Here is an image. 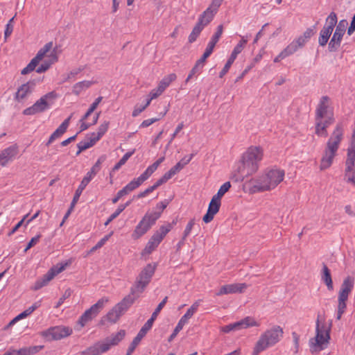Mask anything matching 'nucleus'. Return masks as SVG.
Listing matches in <instances>:
<instances>
[{"instance_id": "1", "label": "nucleus", "mask_w": 355, "mask_h": 355, "mask_svg": "<svg viewBox=\"0 0 355 355\" xmlns=\"http://www.w3.org/2000/svg\"><path fill=\"white\" fill-rule=\"evenodd\" d=\"M263 156V149L260 146H252L243 154L241 164L238 167V179L243 181L255 173Z\"/></svg>"}, {"instance_id": "2", "label": "nucleus", "mask_w": 355, "mask_h": 355, "mask_svg": "<svg viewBox=\"0 0 355 355\" xmlns=\"http://www.w3.org/2000/svg\"><path fill=\"white\" fill-rule=\"evenodd\" d=\"M315 134L327 137V128L334 122V111L330 107V98L327 96L321 97L315 110Z\"/></svg>"}, {"instance_id": "3", "label": "nucleus", "mask_w": 355, "mask_h": 355, "mask_svg": "<svg viewBox=\"0 0 355 355\" xmlns=\"http://www.w3.org/2000/svg\"><path fill=\"white\" fill-rule=\"evenodd\" d=\"M343 139V127L342 124L338 123L336 125L327 142L325 149L320 160V168L321 171L325 170L331 166Z\"/></svg>"}, {"instance_id": "4", "label": "nucleus", "mask_w": 355, "mask_h": 355, "mask_svg": "<svg viewBox=\"0 0 355 355\" xmlns=\"http://www.w3.org/2000/svg\"><path fill=\"white\" fill-rule=\"evenodd\" d=\"M284 178V171L280 169H271L258 178L250 180L253 192H263L275 189Z\"/></svg>"}, {"instance_id": "5", "label": "nucleus", "mask_w": 355, "mask_h": 355, "mask_svg": "<svg viewBox=\"0 0 355 355\" xmlns=\"http://www.w3.org/2000/svg\"><path fill=\"white\" fill-rule=\"evenodd\" d=\"M284 336V330L279 325H273L266 329L259 336L252 350V355H259L261 352L278 343Z\"/></svg>"}, {"instance_id": "6", "label": "nucleus", "mask_w": 355, "mask_h": 355, "mask_svg": "<svg viewBox=\"0 0 355 355\" xmlns=\"http://www.w3.org/2000/svg\"><path fill=\"white\" fill-rule=\"evenodd\" d=\"M156 266L151 263L147 264L141 271L134 286L131 288V294L135 295L137 293H142L145 288L150 283L152 277L155 271Z\"/></svg>"}, {"instance_id": "7", "label": "nucleus", "mask_w": 355, "mask_h": 355, "mask_svg": "<svg viewBox=\"0 0 355 355\" xmlns=\"http://www.w3.org/2000/svg\"><path fill=\"white\" fill-rule=\"evenodd\" d=\"M316 335L309 341L310 350L312 353L321 351L324 349L322 345L327 343L330 339L329 331L324 324L320 325L319 320L316 322Z\"/></svg>"}, {"instance_id": "8", "label": "nucleus", "mask_w": 355, "mask_h": 355, "mask_svg": "<svg viewBox=\"0 0 355 355\" xmlns=\"http://www.w3.org/2000/svg\"><path fill=\"white\" fill-rule=\"evenodd\" d=\"M56 98L57 94L55 92H50L42 96L32 106L25 109L23 114L24 115H33L43 112L50 108Z\"/></svg>"}, {"instance_id": "9", "label": "nucleus", "mask_w": 355, "mask_h": 355, "mask_svg": "<svg viewBox=\"0 0 355 355\" xmlns=\"http://www.w3.org/2000/svg\"><path fill=\"white\" fill-rule=\"evenodd\" d=\"M159 218V212H146L136 226L132 234V237L134 239H138L144 235L151 228V227L155 224L156 220Z\"/></svg>"}, {"instance_id": "10", "label": "nucleus", "mask_w": 355, "mask_h": 355, "mask_svg": "<svg viewBox=\"0 0 355 355\" xmlns=\"http://www.w3.org/2000/svg\"><path fill=\"white\" fill-rule=\"evenodd\" d=\"M107 297H102L98 302L86 310L80 317L78 323L83 327L89 322L95 318L98 314L103 310L105 304L108 302Z\"/></svg>"}, {"instance_id": "11", "label": "nucleus", "mask_w": 355, "mask_h": 355, "mask_svg": "<svg viewBox=\"0 0 355 355\" xmlns=\"http://www.w3.org/2000/svg\"><path fill=\"white\" fill-rule=\"evenodd\" d=\"M105 159V156L100 157L95 164L92 167L89 171H88L86 175L82 180L80 185L76 189L75 194L73 196V202H77L79 200V198L83 192V191L85 189L87 184L89 183L91 180L96 175V174L101 169V164Z\"/></svg>"}, {"instance_id": "12", "label": "nucleus", "mask_w": 355, "mask_h": 355, "mask_svg": "<svg viewBox=\"0 0 355 355\" xmlns=\"http://www.w3.org/2000/svg\"><path fill=\"white\" fill-rule=\"evenodd\" d=\"M337 23V15L334 12H331L326 19V24L320 31L318 42L320 46L327 44L333 30Z\"/></svg>"}, {"instance_id": "13", "label": "nucleus", "mask_w": 355, "mask_h": 355, "mask_svg": "<svg viewBox=\"0 0 355 355\" xmlns=\"http://www.w3.org/2000/svg\"><path fill=\"white\" fill-rule=\"evenodd\" d=\"M53 49V42L46 43L42 49L39 50L36 55L31 60L28 65L24 68L21 73L26 75L35 70L40 62L46 56V53Z\"/></svg>"}, {"instance_id": "14", "label": "nucleus", "mask_w": 355, "mask_h": 355, "mask_svg": "<svg viewBox=\"0 0 355 355\" xmlns=\"http://www.w3.org/2000/svg\"><path fill=\"white\" fill-rule=\"evenodd\" d=\"M347 25V21L346 20H341L336 26L333 37L329 43V51H335L340 46L343 36L346 31Z\"/></svg>"}, {"instance_id": "15", "label": "nucleus", "mask_w": 355, "mask_h": 355, "mask_svg": "<svg viewBox=\"0 0 355 355\" xmlns=\"http://www.w3.org/2000/svg\"><path fill=\"white\" fill-rule=\"evenodd\" d=\"M72 329L67 327H54L42 331V336L49 340H60L70 336Z\"/></svg>"}, {"instance_id": "16", "label": "nucleus", "mask_w": 355, "mask_h": 355, "mask_svg": "<svg viewBox=\"0 0 355 355\" xmlns=\"http://www.w3.org/2000/svg\"><path fill=\"white\" fill-rule=\"evenodd\" d=\"M67 266L65 264H57L55 266L51 268L43 277L42 279H38L35 284L34 288L35 290H38L43 286H46L51 280H52L54 277L61 272H62Z\"/></svg>"}, {"instance_id": "17", "label": "nucleus", "mask_w": 355, "mask_h": 355, "mask_svg": "<svg viewBox=\"0 0 355 355\" xmlns=\"http://www.w3.org/2000/svg\"><path fill=\"white\" fill-rule=\"evenodd\" d=\"M67 266L65 264H57L55 266L51 268L43 277L42 279H38L35 284L34 288L35 290H38L43 286H46L51 280H52L54 277L61 272H62Z\"/></svg>"}, {"instance_id": "18", "label": "nucleus", "mask_w": 355, "mask_h": 355, "mask_svg": "<svg viewBox=\"0 0 355 355\" xmlns=\"http://www.w3.org/2000/svg\"><path fill=\"white\" fill-rule=\"evenodd\" d=\"M36 83L35 80H29L21 85L15 94V99L21 102L26 98L34 90Z\"/></svg>"}, {"instance_id": "19", "label": "nucleus", "mask_w": 355, "mask_h": 355, "mask_svg": "<svg viewBox=\"0 0 355 355\" xmlns=\"http://www.w3.org/2000/svg\"><path fill=\"white\" fill-rule=\"evenodd\" d=\"M248 287L245 283L231 284L223 286L216 295H227L231 293H242Z\"/></svg>"}, {"instance_id": "20", "label": "nucleus", "mask_w": 355, "mask_h": 355, "mask_svg": "<svg viewBox=\"0 0 355 355\" xmlns=\"http://www.w3.org/2000/svg\"><path fill=\"white\" fill-rule=\"evenodd\" d=\"M221 205V200L212 197L208 207L206 214L203 216L202 220L205 223H210L214 216L218 212Z\"/></svg>"}, {"instance_id": "21", "label": "nucleus", "mask_w": 355, "mask_h": 355, "mask_svg": "<svg viewBox=\"0 0 355 355\" xmlns=\"http://www.w3.org/2000/svg\"><path fill=\"white\" fill-rule=\"evenodd\" d=\"M153 326L149 324L148 322H146L144 326L141 327V329L139 330L137 335L135 337L132 343H130L126 355H131L133 352L135 351L137 346L139 344L141 339L146 336L147 332L152 328Z\"/></svg>"}, {"instance_id": "22", "label": "nucleus", "mask_w": 355, "mask_h": 355, "mask_svg": "<svg viewBox=\"0 0 355 355\" xmlns=\"http://www.w3.org/2000/svg\"><path fill=\"white\" fill-rule=\"evenodd\" d=\"M73 116L71 114L67 119H66L60 126L51 134L48 141L46 143V146H49L51 144H52L55 139L62 137L63 134L67 131L71 119Z\"/></svg>"}, {"instance_id": "23", "label": "nucleus", "mask_w": 355, "mask_h": 355, "mask_svg": "<svg viewBox=\"0 0 355 355\" xmlns=\"http://www.w3.org/2000/svg\"><path fill=\"white\" fill-rule=\"evenodd\" d=\"M17 153L18 148L16 145H12L5 148L0 153V164L2 166H5Z\"/></svg>"}, {"instance_id": "24", "label": "nucleus", "mask_w": 355, "mask_h": 355, "mask_svg": "<svg viewBox=\"0 0 355 355\" xmlns=\"http://www.w3.org/2000/svg\"><path fill=\"white\" fill-rule=\"evenodd\" d=\"M122 315L119 311L114 306L103 317L101 318L98 322V326H106L108 324H114L117 322L119 318Z\"/></svg>"}, {"instance_id": "25", "label": "nucleus", "mask_w": 355, "mask_h": 355, "mask_svg": "<svg viewBox=\"0 0 355 355\" xmlns=\"http://www.w3.org/2000/svg\"><path fill=\"white\" fill-rule=\"evenodd\" d=\"M354 279L352 277L348 276L341 284V288L338 293V297L348 299L349 294L353 289Z\"/></svg>"}, {"instance_id": "26", "label": "nucleus", "mask_w": 355, "mask_h": 355, "mask_svg": "<svg viewBox=\"0 0 355 355\" xmlns=\"http://www.w3.org/2000/svg\"><path fill=\"white\" fill-rule=\"evenodd\" d=\"M48 57L49 58V60L44 61L38 68L36 69L37 73H42L46 71L52 64L58 60L57 46L52 49Z\"/></svg>"}, {"instance_id": "27", "label": "nucleus", "mask_w": 355, "mask_h": 355, "mask_svg": "<svg viewBox=\"0 0 355 355\" xmlns=\"http://www.w3.org/2000/svg\"><path fill=\"white\" fill-rule=\"evenodd\" d=\"M125 336V330L121 329L116 334H113L110 336L106 338L102 344L107 345L109 350L112 346L117 345L124 338Z\"/></svg>"}, {"instance_id": "28", "label": "nucleus", "mask_w": 355, "mask_h": 355, "mask_svg": "<svg viewBox=\"0 0 355 355\" xmlns=\"http://www.w3.org/2000/svg\"><path fill=\"white\" fill-rule=\"evenodd\" d=\"M134 295H132L130 293L114 306V307L119 311L121 315H123L135 302L137 297H135Z\"/></svg>"}, {"instance_id": "29", "label": "nucleus", "mask_w": 355, "mask_h": 355, "mask_svg": "<svg viewBox=\"0 0 355 355\" xmlns=\"http://www.w3.org/2000/svg\"><path fill=\"white\" fill-rule=\"evenodd\" d=\"M108 351L107 345H103L102 343H98L81 352V355H101Z\"/></svg>"}, {"instance_id": "30", "label": "nucleus", "mask_w": 355, "mask_h": 355, "mask_svg": "<svg viewBox=\"0 0 355 355\" xmlns=\"http://www.w3.org/2000/svg\"><path fill=\"white\" fill-rule=\"evenodd\" d=\"M215 14L216 13L211 11V8H207L202 14L200 15L197 23L204 28L212 21Z\"/></svg>"}, {"instance_id": "31", "label": "nucleus", "mask_w": 355, "mask_h": 355, "mask_svg": "<svg viewBox=\"0 0 355 355\" xmlns=\"http://www.w3.org/2000/svg\"><path fill=\"white\" fill-rule=\"evenodd\" d=\"M96 142L97 141L90 134L87 135L83 141H80L77 144L78 150L76 152V155H80L83 151L92 147Z\"/></svg>"}, {"instance_id": "32", "label": "nucleus", "mask_w": 355, "mask_h": 355, "mask_svg": "<svg viewBox=\"0 0 355 355\" xmlns=\"http://www.w3.org/2000/svg\"><path fill=\"white\" fill-rule=\"evenodd\" d=\"M321 279L323 281V282L326 284L327 288L329 291H332L334 289L331 272L325 263L322 264Z\"/></svg>"}, {"instance_id": "33", "label": "nucleus", "mask_w": 355, "mask_h": 355, "mask_svg": "<svg viewBox=\"0 0 355 355\" xmlns=\"http://www.w3.org/2000/svg\"><path fill=\"white\" fill-rule=\"evenodd\" d=\"M345 176L355 169V152L347 151V157L345 162Z\"/></svg>"}, {"instance_id": "34", "label": "nucleus", "mask_w": 355, "mask_h": 355, "mask_svg": "<svg viewBox=\"0 0 355 355\" xmlns=\"http://www.w3.org/2000/svg\"><path fill=\"white\" fill-rule=\"evenodd\" d=\"M44 345H35L28 347H23L17 350L19 355H33L44 349Z\"/></svg>"}, {"instance_id": "35", "label": "nucleus", "mask_w": 355, "mask_h": 355, "mask_svg": "<svg viewBox=\"0 0 355 355\" xmlns=\"http://www.w3.org/2000/svg\"><path fill=\"white\" fill-rule=\"evenodd\" d=\"M177 78V76L175 73H170L166 76H164L162 80L158 84V87L160 88L162 92H164V90L170 85V84L175 81Z\"/></svg>"}, {"instance_id": "36", "label": "nucleus", "mask_w": 355, "mask_h": 355, "mask_svg": "<svg viewBox=\"0 0 355 355\" xmlns=\"http://www.w3.org/2000/svg\"><path fill=\"white\" fill-rule=\"evenodd\" d=\"M173 228V224H166L165 225H162L158 230H157L153 235L158 239L161 242L166 236V235Z\"/></svg>"}, {"instance_id": "37", "label": "nucleus", "mask_w": 355, "mask_h": 355, "mask_svg": "<svg viewBox=\"0 0 355 355\" xmlns=\"http://www.w3.org/2000/svg\"><path fill=\"white\" fill-rule=\"evenodd\" d=\"M161 241L153 235L147 243L144 251L145 254H150L159 245Z\"/></svg>"}, {"instance_id": "38", "label": "nucleus", "mask_w": 355, "mask_h": 355, "mask_svg": "<svg viewBox=\"0 0 355 355\" xmlns=\"http://www.w3.org/2000/svg\"><path fill=\"white\" fill-rule=\"evenodd\" d=\"M92 85L91 81L84 80L78 82L73 85V93L79 95L84 89L89 88Z\"/></svg>"}, {"instance_id": "39", "label": "nucleus", "mask_w": 355, "mask_h": 355, "mask_svg": "<svg viewBox=\"0 0 355 355\" xmlns=\"http://www.w3.org/2000/svg\"><path fill=\"white\" fill-rule=\"evenodd\" d=\"M199 306V303L196 302L193 303L191 307L187 311L184 315L180 318L184 323H187L188 320L193 315V314L197 311Z\"/></svg>"}, {"instance_id": "40", "label": "nucleus", "mask_w": 355, "mask_h": 355, "mask_svg": "<svg viewBox=\"0 0 355 355\" xmlns=\"http://www.w3.org/2000/svg\"><path fill=\"white\" fill-rule=\"evenodd\" d=\"M108 127L109 122L105 121L98 127V132L96 133L92 132L90 134V135L92 136L96 141H98L107 131Z\"/></svg>"}, {"instance_id": "41", "label": "nucleus", "mask_w": 355, "mask_h": 355, "mask_svg": "<svg viewBox=\"0 0 355 355\" xmlns=\"http://www.w3.org/2000/svg\"><path fill=\"white\" fill-rule=\"evenodd\" d=\"M40 306V302H35L31 306L21 312L20 314H19L15 319L12 320V322L19 320L20 319L24 318L27 317L28 315H31L35 309H37Z\"/></svg>"}, {"instance_id": "42", "label": "nucleus", "mask_w": 355, "mask_h": 355, "mask_svg": "<svg viewBox=\"0 0 355 355\" xmlns=\"http://www.w3.org/2000/svg\"><path fill=\"white\" fill-rule=\"evenodd\" d=\"M300 48L296 45V42H293V41L288 44L281 53V57H288L295 52H296Z\"/></svg>"}, {"instance_id": "43", "label": "nucleus", "mask_w": 355, "mask_h": 355, "mask_svg": "<svg viewBox=\"0 0 355 355\" xmlns=\"http://www.w3.org/2000/svg\"><path fill=\"white\" fill-rule=\"evenodd\" d=\"M300 48L296 45V42H293V41L288 44L281 53V57H288L295 52H296Z\"/></svg>"}, {"instance_id": "44", "label": "nucleus", "mask_w": 355, "mask_h": 355, "mask_svg": "<svg viewBox=\"0 0 355 355\" xmlns=\"http://www.w3.org/2000/svg\"><path fill=\"white\" fill-rule=\"evenodd\" d=\"M300 48L296 45V42H293V41L288 44L281 53V57H288L295 52H296Z\"/></svg>"}, {"instance_id": "45", "label": "nucleus", "mask_w": 355, "mask_h": 355, "mask_svg": "<svg viewBox=\"0 0 355 355\" xmlns=\"http://www.w3.org/2000/svg\"><path fill=\"white\" fill-rule=\"evenodd\" d=\"M146 180L144 178L140 175L137 178L133 179L132 181H130L126 186V189L130 191H132L137 188H138L140 185L142 184L143 182H144Z\"/></svg>"}, {"instance_id": "46", "label": "nucleus", "mask_w": 355, "mask_h": 355, "mask_svg": "<svg viewBox=\"0 0 355 355\" xmlns=\"http://www.w3.org/2000/svg\"><path fill=\"white\" fill-rule=\"evenodd\" d=\"M203 65L202 63L198 62V61H196L194 67L191 69L190 71L187 78L185 80V83H187L195 75H198L200 73L201 70L203 67Z\"/></svg>"}, {"instance_id": "47", "label": "nucleus", "mask_w": 355, "mask_h": 355, "mask_svg": "<svg viewBox=\"0 0 355 355\" xmlns=\"http://www.w3.org/2000/svg\"><path fill=\"white\" fill-rule=\"evenodd\" d=\"M203 30V28L200 26L198 23L193 27L191 33H190L188 40L189 43L194 42L198 37L200 35L201 31Z\"/></svg>"}, {"instance_id": "48", "label": "nucleus", "mask_w": 355, "mask_h": 355, "mask_svg": "<svg viewBox=\"0 0 355 355\" xmlns=\"http://www.w3.org/2000/svg\"><path fill=\"white\" fill-rule=\"evenodd\" d=\"M347 299L338 297V311H337V320H340L343 314L345 313L347 304L346 301Z\"/></svg>"}, {"instance_id": "49", "label": "nucleus", "mask_w": 355, "mask_h": 355, "mask_svg": "<svg viewBox=\"0 0 355 355\" xmlns=\"http://www.w3.org/2000/svg\"><path fill=\"white\" fill-rule=\"evenodd\" d=\"M103 99L102 96L98 97L94 103L90 105L88 110L86 112V113L83 116L82 120H86L91 114L96 109L98 104L101 102Z\"/></svg>"}, {"instance_id": "50", "label": "nucleus", "mask_w": 355, "mask_h": 355, "mask_svg": "<svg viewBox=\"0 0 355 355\" xmlns=\"http://www.w3.org/2000/svg\"><path fill=\"white\" fill-rule=\"evenodd\" d=\"M231 187V183L230 182H225L223 185L219 188L217 193L214 195L213 197L216 198L217 200H220L221 198L225 195L226 192L229 191Z\"/></svg>"}, {"instance_id": "51", "label": "nucleus", "mask_w": 355, "mask_h": 355, "mask_svg": "<svg viewBox=\"0 0 355 355\" xmlns=\"http://www.w3.org/2000/svg\"><path fill=\"white\" fill-rule=\"evenodd\" d=\"M223 31V25H219L217 27V31L215 33V34L212 36L211 40L209 41V44L211 45L212 44L213 46L215 47V45L218 42L220 37H221Z\"/></svg>"}, {"instance_id": "52", "label": "nucleus", "mask_w": 355, "mask_h": 355, "mask_svg": "<svg viewBox=\"0 0 355 355\" xmlns=\"http://www.w3.org/2000/svg\"><path fill=\"white\" fill-rule=\"evenodd\" d=\"M243 329L250 327H259V324L252 317H246L241 320Z\"/></svg>"}, {"instance_id": "53", "label": "nucleus", "mask_w": 355, "mask_h": 355, "mask_svg": "<svg viewBox=\"0 0 355 355\" xmlns=\"http://www.w3.org/2000/svg\"><path fill=\"white\" fill-rule=\"evenodd\" d=\"M214 49V46H212V44L211 45L210 44H208L203 55H202V57L198 60L197 61H198V62L200 63H202V64H205L207 58L208 57L210 56V55L213 52V50Z\"/></svg>"}, {"instance_id": "54", "label": "nucleus", "mask_w": 355, "mask_h": 355, "mask_svg": "<svg viewBox=\"0 0 355 355\" xmlns=\"http://www.w3.org/2000/svg\"><path fill=\"white\" fill-rule=\"evenodd\" d=\"M158 166L154 162L153 164L149 166L146 170L141 175L145 180H147L151 175L157 170Z\"/></svg>"}, {"instance_id": "55", "label": "nucleus", "mask_w": 355, "mask_h": 355, "mask_svg": "<svg viewBox=\"0 0 355 355\" xmlns=\"http://www.w3.org/2000/svg\"><path fill=\"white\" fill-rule=\"evenodd\" d=\"M186 324L182 320H180L175 328L173 330V332L168 338V341H172L177 336V334L182 329L183 327Z\"/></svg>"}, {"instance_id": "56", "label": "nucleus", "mask_w": 355, "mask_h": 355, "mask_svg": "<svg viewBox=\"0 0 355 355\" xmlns=\"http://www.w3.org/2000/svg\"><path fill=\"white\" fill-rule=\"evenodd\" d=\"M235 59L232 58L231 56L228 58L226 64H225L223 69L221 70V71L219 73V77L223 78L229 71L230 68L231 67L232 64L234 62Z\"/></svg>"}, {"instance_id": "57", "label": "nucleus", "mask_w": 355, "mask_h": 355, "mask_svg": "<svg viewBox=\"0 0 355 355\" xmlns=\"http://www.w3.org/2000/svg\"><path fill=\"white\" fill-rule=\"evenodd\" d=\"M124 210V207L122 206H119L116 211L112 214L107 220L105 221L104 225L105 226L108 225L114 219H115Z\"/></svg>"}, {"instance_id": "58", "label": "nucleus", "mask_w": 355, "mask_h": 355, "mask_svg": "<svg viewBox=\"0 0 355 355\" xmlns=\"http://www.w3.org/2000/svg\"><path fill=\"white\" fill-rule=\"evenodd\" d=\"M194 225H195V220L191 219L185 227V230L184 231L183 236H182V240H185L186 238L189 235Z\"/></svg>"}, {"instance_id": "59", "label": "nucleus", "mask_w": 355, "mask_h": 355, "mask_svg": "<svg viewBox=\"0 0 355 355\" xmlns=\"http://www.w3.org/2000/svg\"><path fill=\"white\" fill-rule=\"evenodd\" d=\"M195 154L192 153L188 157H184V158H182V161H184V164H182V162H178L175 166V168L180 171H181L184 166L185 165H187V164H189L190 162V161L191 160V159L193 158V157L194 156Z\"/></svg>"}, {"instance_id": "60", "label": "nucleus", "mask_w": 355, "mask_h": 355, "mask_svg": "<svg viewBox=\"0 0 355 355\" xmlns=\"http://www.w3.org/2000/svg\"><path fill=\"white\" fill-rule=\"evenodd\" d=\"M14 18H15V17H12L8 21V24L6 26V29H5V31H4V37H5L6 39L7 37H8L12 34V33L13 31L12 22L14 21Z\"/></svg>"}, {"instance_id": "61", "label": "nucleus", "mask_w": 355, "mask_h": 355, "mask_svg": "<svg viewBox=\"0 0 355 355\" xmlns=\"http://www.w3.org/2000/svg\"><path fill=\"white\" fill-rule=\"evenodd\" d=\"M163 308H164L163 306H162L161 305L158 304V306H157V308L155 309V310L153 313L150 318L148 319L146 322H148L149 324L153 326L154 321L156 320L158 314L159 313V312L161 311V310Z\"/></svg>"}, {"instance_id": "62", "label": "nucleus", "mask_w": 355, "mask_h": 355, "mask_svg": "<svg viewBox=\"0 0 355 355\" xmlns=\"http://www.w3.org/2000/svg\"><path fill=\"white\" fill-rule=\"evenodd\" d=\"M71 295V291L70 288L67 289L64 293H63L62 296L59 299L58 302H57V304L55 306V308H58L60 306H61L64 301L69 298Z\"/></svg>"}, {"instance_id": "63", "label": "nucleus", "mask_w": 355, "mask_h": 355, "mask_svg": "<svg viewBox=\"0 0 355 355\" xmlns=\"http://www.w3.org/2000/svg\"><path fill=\"white\" fill-rule=\"evenodd\" d=\"M40 237V234H37L35 237H33L28 243L26 248L24 249V252H27L29 249L35 245L39 242Z\"/></svg>"}, {"instance_id": "64", "label": "nucleus", "mask_w": 355, "mask_h": 355, "mask_svg": "<svg viewBox=\"0 0 355 355\" xmlns=\"http://www.w3.org/2000/svg\"><path fill=\"white\" fill-rule=\"evenodd\" d=\"M163 92H162V90L160 88L157 87V88L153 89L150 92L149 97L150 98V99H155L159 96Z\"/></svg>"}]
</instances>
